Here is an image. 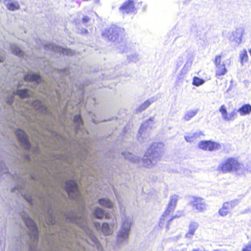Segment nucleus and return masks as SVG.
<instances>
[{
  "instance_id": "nucleus-49",
  "label": "nucleus",
  "mask_w": 251,
  "mask_h": 251,
  "mask_svg": "<svg viewBox=\"0 0 251 251\" xmlns=\"http://www.w3.org/2000/svg\"><path fill=\"white\" fill-rule=\"evenodd\" d=\"M1 246V241H0V246Z\"/></svg>"
},
{
  "instance_id": "nucleus-31",
  "label": "nucleus",
  "mask_w": 251,
  "mask_h": 251,
  "mask_svg": "<svg viewBox=\"0 0 251 251\" xmlns=\"http://www.w3.org/2000/svg\"><path fill=\"white\" fill-rule=\"evenodd\" d=\"M204 82V80L202 79L197 77H194L193 78V84L195 86H199L203 84Z\"/></svg>"
},
{
  "instance_id": "nucleus-15",
  "label": "nucleus",
  "mask_w": 251,
  "mask_h": 251,
  "mask_svg": "<svg viewBox=\"0 0 251 251\" xmlns=\"http://www.w3.org/2000/svg\"><path fill=\"white\" fill-rule=\"evenodd\" d=\"M120 12L123 14L134 12L135 8L132 0H128L124 2L119 8Z\"/></svg>"
},
{
  "instance_id": "nucleus-10",
  "label": "nucleus",
  "mask_w": 251,
  "mask_h": 251,
  "mask_svg": "<svg viewBox=\"0 0 251 251\" xmlns=\"http://www.w3.org/2000/svg\"><path fill=\"white\" fill-rule=\"evenodd\" d=\"M239 203L237 200L226 201L223 204L221 208L218 211L219 214L222 217H226L230 214L231 211Z\"/></svg>"
},
{
  "instance_id": "nucleus-23",
  "label": "nucleus",
  "mask_w": 251,
  "mask_h": 251,
  "mask_svg": "<svg viewBox=\"0 0 251 251\" xmlns=\"http://www.w3.org/2000/svg\"><path fill=\"white\" fill-rule=\"evenodd\" d=\"M177 200L178 196L175 195L171 197L167 209L168 211L171 212L175 209Z\"/></svg>"
},
{
  "instance_id": "nucleus-40",
  "label": "nucleus",
  "mask_w": 251,
  "mask_h": 251,
  "mask_svg": "<svg viewBox=\"0 0 251 251\" xmlns=\"http://www.w3.org/2000/svg\"><path fill=\"white\" fill-rule=\"evenodd\" d=\"M74 235H75V237L76 238H77L78 237L80 238H82V237H81V236L78 233H77L76 231H74Z\"/></svg>"
},
{
  "instance_id": "nucleus-12",
  "label": "nucleus",
  "mask_w": 251,
  "mask_h": 251,
  "mask_svg": "<svg viewBox=\"0 0 251 251\" xmlns=\"http://www.w3.org/2000/svg\"><path fill=\"white\" fill-rule=\"evenodd\" d=\"M199 148L205 151H213L221 148L220 144L211 141H201L199 143Z\"/></svg>"
},
{
  "instance_id": "nucleus-13",
  "label": "nucleus",
  "mask_w": 251,
  "mask_h": 251,
  "mask_svg": "<svg viewBox=\"0 0 251 251\" xmlns=\"http://www.w3.org/2000/svg\"><path fill=\"white\" fill-rule=\"evenodd\" d=\"M120 29L116 25H112L106 29L103 33L102 35L108 40L115 41L117 39Z\"/></svg>"
},
{
  "instance_id": "nucleus-43",
  "label": "nucleus",
  "mask_w": 251,
  "mask_h": 251,
  "mask_svg": "<svg viewBox=\"0 0 251 251\" xmlns=\"http://www.w3.org/2000/svg\"><path fill=\"white\" fill-rule=\"evenodd\" d=\"M120 210H121V212H122V213H124L125 210V209L124 207H123V206L120 204Z\"/></svg>"
},
{
  "instance_id": "nucleus-11",
  "label": "nucleus",
  "mask_w": 251,
  "mask_h": 251,
  "mask_svg": "<svg viewBox=\"0 0 251 251\" xmlns=\"http://www.w3.org/2000/svg\"><path fill=\"white\" fill-rule=\"evenodd\" d=\"M214 63L215 65L216 76L219 77L226 75L227 70L224 62L222 61V56L221 55H217L215 56Z\"/></svg>"
},
{
  "instance_id": "nucleus-44",
  "label": "nucleus",
  "mask_w": 251,
  "mask_h": 251,
  "mask_svg": "<svg viewBox=\"0 0 251 251\" xmlns=\"http://www.w3.org/2000/svg\"><path fill=\"white\" fill-rule=\"evenodd\" d=\"M81 33L82 34H87L88 33V31L85 29H82L81 31Z\"/></svg>"
},
{
  "instance_id": "nucleus-42",
  "label": "nucleus",
  "mask_w": 251,
  "mask_h": 251,
  "mask_svg": "<svg viewBox=\"0 0 251 251\" xmlns=\"http://www.w3.org/2000/svg\"><path fill=\"white\" fill-rule=\"evenodd\" d=\"M68 72H69V74L70 75L71 74V71L69 69V71H68L67 70H66V69H64V72H63V73H64V76L65 75L67 74L68 73Z\"/></svg>"
},
{
  "instance_id": "nucleus-36",
  "label": "nucleus",
  "mask_w": 251,
  "mask_h": 251,
  "mask_svg": "<svg viewBox=\"0 0 251 251\" xmlns=\"http://www.w3.org/2000/svg\"><path fill=\"white\" fill-rule=\"evenodd\" d=\"M5 58V52L4 50H0V62H2Z\"/></svg>"
},
{
  "instance_id": "nucleus-7",
  "label": "nucleus",
  "mask_w": 251,
  "mask_h": 251,
  "mask_svg": "<svg viewBox=\"0 0 251 251\" xmlns=\"http://www.w3.org/2000/svg\"><path fill=\"white\" fill-rule=\"evenodd\" d=\"M217 170L224 173L235 172L238 175L244 174L246 171L251 172V169H247L244 165L237 160L229 158L221 163Z\"/></svg>"
},
{
  "instance_id": "nucleus-38",
  "label": "nucleus",
  "mask_w": 251,
  "mask_h": 251,
  "mask_svg": "<svg viewBox=\"0 0 251 251\" xmlns=\"http://www.w3.org/2000/svg\"><path fill=\"white\" fill-rule=\"evenodd\" d=\"M242 251H251V244L247 245L242 250Z\"/></svg>"
},
{
  "instance_id": "nucleus-8",
  "label": "nucleus",
  "mask_w": 251,
  "mask_h": 251,
  "mask_svg": "<svg viewBox=\"0 0 251 251\" xmlns=\"http://www.w3.org/2000/svg\"><path fill=\"white\" fill-rule=\"evenodd\" d=\"M123 224L117 235V242L121 244L124 241H126L130 232V226L132 224V218L124 215L122 218Z\"/></svg>"
},
{
  "instance_id": "nucleus-19",
  "label": "nucleus",
  "mask_w": 251,
  "mask_h": 251,
  "mask_svg": "<svg viewBox=\"0 0 251 251\" xmlns=\"http://www.w3.org/2000/svg\"><path fill=\"white\" fill-rule=\"evenodd\" d=\"M201 135H203L201 131H197L195 132H191L185 136L184 138L187 142L191 143L196 141Z\"/></svg>"
},
{
  "instance_id": "nucleus-2",
  "label": "nucleus",
  "mask_w": 251,
  "mask_h": 251,
  "mask_svg": "<svg viewBox=\"0 0 251 251\" xmlns=\"http://www.w3.org/2000/svg\"><path fill=\"white\" fill-rule=\"evenodd\" d=\"M22 86L19 83L18 88L12 91H3L0 89V93H2L5 101L10 105L13 110L19 113L23 116L29 124L31 130V136L35 146H33L30 144L28 136L26 132L23 129L13 128V130L20 143L21 149H19L18 151L21 158L27 163L31 164L33 160L35 161L36 159L32 156L36 155L39 152V144L42 142L41 139L44 135L38 128L35 125L34 121L36 120L39 126L44 128L48 129V127L45 125V121H42L38 118H33L30 115H33L32 110L34 109L37 114L43 116L49 117L52 116V113L49 109L45 103L39 100L31 101L25 100V99L29 98L33 95L32 92L27 89H20Z\"/></svg>"
},
{
  "instance_id": "nucleus-20",
  "label": "nucleus",
  "mask_w": 251,
  "mask_h": 251,
  "mask_svg": "<svg viewBox=\"0 0 251 251\" xmlns=\"http://www.w3.org/2000/svg\"><path fill=\"white\" fill-rule=\"evenodd\" d=\"M170 211H168L167 210L165 211L162 216L160 218V222H159V226L161 227H163L165 225H166V228H168V223L169 220H171L170 217L168 216L169 214Z\"/></svg>"
},
{
  "instance_id": "nucleus-3",
  "label": "nucleus",
  "mask_w": 251,
  "mask_h": 251,
  "mask_svg": "<svg viewBox=\"0 0 251 251\" xmlns=\"http://www.w3.org/2000/svg\"><path fill=\"white\" fill-rule=\"evenodd\" d=\"M33 169L32 171L26 169L14 174L10 173L16 183L12 191L23 197L35 209V219L40 224L46 227L52 226L55 220L51 200L35 186L37 183H40L46 187L42 175L36 169Z\"/></svg>"
},
{
  "instance_id": "nucleus-5",
  "label": "nucleus",
  "mask_w": 251,
  "mask_h": 251,
  "mask_svg": "<svg viewBox=\"0 0 251 251\" xmlns=\"http://www.w3.org/2000/svg\"><path fill=\"white\" fill-rule=\"evenodd\" d=\"M164 145L162 143H154L148 149L143 158L141 159L136 155L124 152L122 155L124 158L139 165H142L145 167L150 168L156 165L162 156Z\"/></svg>"
},
{
  "instance_id": "nucleus-45",
  "label": "nucleus",
  "mask_w": 251,
  "mask_h": 251,
  "mask_svg": "<svg viewBox=\"0 0 251 251\" xmlns=\"http://www.w3.org/2000/svg\"><path fill=\"white\" fill-rule=\"evenodd\" d=\"M55 93L56 96H58V92H57V91L56 90H55Z\"/></svg>"
},
{
  "instance_id": "nucleus-21",
  "label": "nucleus",
  "mask_w": 251,
  "mask_h": 251,
  "mask_svg": "<svg viewBox=\"0 0 251 251\" xmlns=\"http://www.w3.org/2000/svg\"><path fill=\"white\" fill-rule=\"evenodd\" d=\"M237 112H239L241 116L250 114L251 112V105L249 104H244L239 108Z\"/></svg>"
},
{
  "instance_id": "nucleus-34",
  "label": "nucleus",
  "mask_w": 251,
  "mask_h": 251,
  "mask_svg": "<svg viewBox=\"0 0 251 251\" xmlns=\"http://www.w3.org/2000/svg\"><path fill=\"white\" fill-rule=\"evenodd\" d=\"M46 50H51L52 51H57V47L55 46L53 44H47L45 47Z\"/></svg>"
},
{
  "instance_id": "nucleus-37",
  "label": "nucleus",
  "mask_w": 251,
  "mask_h": 251,
  "mask_svg": "<svg viewBox=\"0 0 251 251\" xmlns=\"http://www.w3.org/2000/svg\"><path fill=\"white\" fill-rule=\"evenodd\" d=\"M129 59L131 61L136 62L138 60V55L137 54H133L129 57Z\"/></svg>"
},
{
  "instance_id": "nucleus-29",
  "label": "nucleus",
  "mask_w": 251,
  "mask_h": 251,
  "mask_svg": "<svg viewBox=\"0 0 251 251\" xmlns=\"http://www.w3.org/2000/svg\"><path fill=\"white\" fill-rule=\"evenodd\" d=\"M9 173V170L6 165L0 159V176Z\"/></svg>"
},
{
  "instance_id": "nucleus-35",
  "label": "nucleus",
  "mask_w": 251,
  "mask_h": 251,
  "mask_svg": "<svg viewBox=\"0 0 251 251\" xmlns=\"http://www.w3.org/2000/svg\"><path fill=\"white\" fill-rule=\"evenodd\" d=\"M64 55H74L75 53V51L74 50H72L69 49H65L64 47Z\"/></svg>"
},
{
  "instance_id": "nucleus-47",
  "label": "nucleus",
  "mask_w": 251,
  "mask_h": 251,
  "mask_svg": "<svg viewBox=\"0 0 251 251\" xmlns=\"http://www.w3.org/2000/svg\"><path fill=\"white\" fill-rule=\"evenodd\" d=\"M63 172H64V174H65V169H64Z\"/></svg>"
},
{
  "instance_id": "nucleus-24",
  "label": "nucleus",
  "mask_w": 251,
  "mask_h": 251,
  "mask_svg": "<svg viewBox=\"0 0 251 251\" xmlns=\"http://www.w3.org/2000/svg\"><path fill=\"white\" fill-rule=\"evenodd\" d=\"M11 50L15 55L19 57H24L25 53L16 45L12 44L10 46Z\"/></svg>"
},
{
  "instance_id": "nucleus-26",
  "label": "nucleus",
  "mask_w": 251,
  "mask_h": 251,
  "mask_svg": "<svg viewBox=\"0 0 251 251\" xmlns=\"http://www.w3.org/2000/svg\"><path fill=\"white\" fill-rule=\"evenodd\" d=\"M153 102V100L152 98L149 99L144 102L143 104H142L138 108H137L136 110L138 112H141L148 108Z\"/></svg>"
},
{
  "instance_id": "nucleus-28",
  "label": "nucleus",
  "mask_w": 251,
  "mask_h": 251,
  "mask_svg": "<svg viewBox=\"0 0 251 251\" xmlns=\"http://www.w3.org/2000/svg\"><path fill=\"white\" fill-rule=\"evenodd\" d=\"M99 203L100 205L106 207L111 208L113 206V203L107 199H101L99 200Z\"/></svg>"
},
{
  "instance_id": "nucleus-6",
  "label": "nucleus",
  "mask_w": 251,
  "mask_h": 251,
  "mask_svg": "<svg viewBox=\"0 0 251 251\" xmlns=\"http://www.w3.org/2000/svg\"><path fill=\"white\" fill-rule=\"evenodd\" d=\"M24 81L30 88L39 91L47 98L51 97L49 83L43 80L38 74L32 72L27 74L24 76Z\"/></svg>"
},
{
  "instance_id": "nucleus-25",
  "label": "nucleus",
  "mask_w": 251,
  "mask_h": 251,
  "mask_svg": "<svg viewBox=\"0 0 251 251\" xmlns=\"http://www.w3.org/2000/svg\"><path fill=\"white\" fill-rule=\"evenodd\" d=\"M198 113V110H190L187 111L185 114L183 119L186 121H188L196 115Z\"/></svg>"
},
{
  "instance_id": "nucleus-22",
  "label": "nucleus",
  "mask_w": 251,
  "mask_h": 251,
  "mask_svg": "<svg viewBox=\"0 0 251 251\" xmlns=\"http://www.w3.org/2000/svg\"><path fill=\"white\" fill-rule=\"evenodd\" d=\"M93 212L94 215L98 219H102L104 217H105L106 219H109L110 218L109 214H105L103 210L100 208L97 207Z\"/></svg>"
},
{
  "instance_id": "nucleus-17",
  "label": "nucleus",
  "mask_w": 251,
  "mask_h": 251,
  "mask_svg": "<svg viewBox=\"0 0 251 251\" xmlns=\"http://www.w3.org/2000/svg\"><path fill=\"white\" fill-rule=\"evenodd\" d=\"M94 226L97 229H101L102 232L105 235H109L112 234L113 232L112 229L109 227V225L107 223H103L101 226L100 223L95 222L94 223Z\"/></svg>"
},
{
  "instance_id": "nucleus-39",
  "label": "nucleus",
  "mask_w": 251,
  "mask_h": 251,
  "mask_svg": "<svg viewBox=\"0 0 251 251\" xmlns=\"http://www.w3.org/2000/svg\"><path fill=\"white\" fill-rule=\"evenodd\" d=\"M89 21V18L87 16H84L82 19V22L84 24L87 23Z\"/></svg>"
},
{
  "instance_id": "nucleus-48",
  "label": "nucleus",
  "mask_w": 251,
  "mask_h": 251,
  "mask_svg": "<svg viewBox=\"0 0 251 251\" xmlns=\"http://www.w3.org/2000/svg\"><path fill=\"white\" fill-rule=\"evenodd\" d=\"M64 85H65V84L64 83V86H63L64 89V88H65V86H64Z\"/></svg>"
},
{
  "instance_id": "nucleus-14",
  "label": "nucleus",
  "mask_w": 251,
  "mask_h": 251,
  "mask_svg": "<svg viewBox=\"0 0 251 251\" xmlns=\"http://www.w3.org/2000/svg\"><path fill=\"white\" fill-rule=\"evenodd\" d=\"M191 203L199 212H202L206 209L207 204L205 201L201 198H194Z\"/></svg>"
},
{
  "instance_id": "nucleus-41",
  "label": "nucleus",
  "mask_w": 251,
  "mask_h": 251,
  "mask_svg": "<svg viewBox=\"0 0 251 251\" xmlns=\"http://www.w3.org/2000/svg\"><path fill=\"white\" fill-rule=\"evenodd\" d=\"M110 224L112 227H114L117 224L116 220H114L112 222L110 223Z\"/></svg>"
},
{
  "instance_id": "nucleus-30",
  "label": "nucleus",
  "mask_w": 251,
  "mask_h": 251,
  "mask_svg": "<svg viewBox=\"0 0 251 251\" xmlns=\"http://www.w3.org/2000/svg\"><path fill=\"white\" fill-rule=\"evenodd\" d=\"M240 58L241 63H243L245 62H247L248 60V54L246 50H243L241 51L240 53Z\"/></svg>"
},
{
  "instance_id": "nucleus-18",
  "label": "nucleus",
  "mask_w": 251,
  "mask_h": 251,
  "mask_svg": "<svg viewBox=\"0 0 251 251\" xmlns=\"http://www.w3.org/2000/svg\"><path fill=\"white\" fill-rule=\"evenodd\" d=\"M199 226L198 222H191L189 224L188 227V231L185 234V237L188 238H191L194 235L195 231Z\"/></svg>"
},
{
  "instance_id": "nucleus-4",
  "label": "nucleus",
  "mask_w": 251,
  "mask_h": 251,
  "mask_svg": "<svg viewBox=\"0 0 251 251\" xmlns=\"http://www.w3.org/2000/svg\"><path fill=\"white\" fill-rule=\"evenodd\" d=\"M67 191L69 197L73 200L76 206L71 214L68 216L64 210V221L67 219L71 222L77 225L91 239L93 243L96 245L99 251L102 249L98 240L95 236L92 230L88 226L86 213L85 211V202L83 196L79 190L78 183L75 180H72L69 182L64 181V190ZM65 227L64 225V247H65ZM71 243L67 245L68 251H86L84 247L81 245L76 240L70 241ZM64 251H65L64 250Z\"/></svg>"
},
{
  "instance_id": "nucleus-27",
  "label": "nucleus",
  "mask_w": 251,
  "mask_h": 251,
  "mask_svg": "<svg viewBox=\"0 0 251 251\" xmlns=\"http://www.w3.org/2000/svg\"><path fill=\"white\" fill-rule=\"evenodd\" d=\"M8 2L6 4L7 7L10 10L14 11L17 9H18L20 7L19 4L17 1H13L10 2V1H8Z\"/></svg>"
},
{
  "instance_id": "nucleus-16",
  "label": "nucleus",
  "mask_w": 251,
  "mask_h": 251,
  "mask_svg": "<svg viewBox=\"0 0 251 251\" xmlns=\"http://www.w3.org/2000/svg\"><path fill=\"white\" fill-rule=\"evenodd\" d=\"M242 34L243 30L239 28L229 33L228 37L230 41L239 44L241 42Z\"/></svg>"
},
{
  "instance_id": "nucleus-1",
  "label": "nucleus",
  "mask_w": 251,
  "mask_h": 251,
  "mask_svg": "<svg viewBox=\"0 0 251 251\" xmlns=\"http://www.w3.org/2000/svg\"><path fill=\"white\" fill-rule=\"evenodd\" d=\"M67 87V91L64 92V97L65 93L70 98L66 100V106H64V163L66 161L71 166L74 175H80L81 177L86 176L87 179L91 177L95 180L98 179L100 168L91 151V140L88 136V132L83 127L80 114L74 116L71 122V131H67L65 126V113L68 111L73 114L75 111H80L81 107L85 105L81 99L84 85L72 79Z\"/></svg>"
},
{
  "instance_id": "nucleus-46",
  "label": "nucleus",
  "mask_w": 251,
  "mask_h": 251,
  "mask_svg": "<svg viewBox=\"0 0 251 251\" xmlns=\"http://www.w3.org/2000/svg\"><path fill=\"white\" fill-rule=\"evenodd\" d=\"M249 52L250 53H251V49L249 50Z\"/></svg>"
},
{
  "instance_id": "nucleus-32",
  "label": "nucleus",
  "mask_w": 251,
  "mask_h": 251,
  "mask_svg": "<svg viewBox=\"0 0 251 251\" xmlns=\"http://www.w3.org/2000/svg\"><path fill=\"white\" fill-rule=\"evenodd\" d=\"M220 112L221 113L223 118L226 120L227 118V113L226 108V106L224 105H223L221 106L219 109Z\"/></svg>"
},
{
  "instance_id": "nucleus-33",
  "label": "nucleus",
  "mask_w": 251,
  "mask_h": 251,
  "mask_svg": "<svg viewBox=\"0 0 251 251\" xmlns=\"http://www.w3.org/2000/svg\"><path fill=\"white\" fill-rule=\"evenodd\" d=\"M237 116V111L235 110H233L232 112L230 113L227 116V118L226 119V121H232Z\"/></svg>"
},
{
  "instance_id": "nucleus-9",
  "label": "nucleus",
  "mask_w": 251,
  "mask_h": 251,
  "mask_svg": "<svg viewBox=\"0 0 251 251\" xmlns=\"http://www.w3.org/2000/svg\"><path fill=\"white\" fill-rule=\"evenodd\" d=\"M153 118H150L144 124H142L137 135L138 140L141 143L148 142L149 140L150 133L151 130L150 125Z\"/></svg>"
}]
</instances>
